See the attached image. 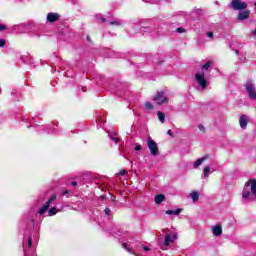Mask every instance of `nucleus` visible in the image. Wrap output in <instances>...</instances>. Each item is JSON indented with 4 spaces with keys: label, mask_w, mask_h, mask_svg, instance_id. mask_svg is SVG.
Listing matches in <instances>:
<instances>
[{
    "label": "nucleus",
    "mask_w": 256,
    "mask_h": 256,
    "mask_svg": "<svg viewBox=\"0 0 256 256\" xmlns=\"http://www.w3.org/2000/svg\"><path fill=\"white\" fill-rule=\"evenodd\" d=\"M256 201V180H248L242 191V203H251Z\"/></svg>",
    "instance_id": "obj_1"
},
{
    "label": "nucleus",
    "mask_w": 256,
    "mask_h": 256,
    "mask_svg": "<svg viewBox=\"0 0 256 256\" xmlns=\"http://www.w3.org/2000/svg\"><path fill=\"white\" fill-rule=\"evenodd\" d=\"M35 230L32 228L26 229L23 237V251L24 256H37L35 255V246L33 245V234Z\"/></svg>",
    "instance_id": "obj_2"
},
{
    "label": "nucleus",
    "mask_w": 256,
    "mask_h": 256,
    "mask_svg": "<svg viewBox=\"0 0 256 256\" xmlns=\"http://www.w3.org/2000/svg\"><path fill=\"white\" fill-rule=\"evenodd\" d=\"M209 65H202L201 71H198L195 74L196 82L198 83L199 87L201 89H207V79H205V72L209 71Z\"/></svg>",
    "instance_id": "obj_3"
},
{
    "label": "nucleus",
    "mask_w": 256,
    "mask_h": 256,
    "mask_svg": "<svg viewBox=\"0 0 256 256\" xmlns=\"http://www.w3.org/2000/svg\"><path fill=\"white\" fill-rule=\"evenodd\" d=\"M122 247L123 249H126L128 253H132V255L137 256V253H135V251H141V249L143 248V244H141V242L139 241L131 239L130 241L122 243Z\"/></svg>",
    "instance_id": "obj_4"
},
{
    "label": "nucleus",
    "mask_w": 256,
    "mask_h": 256,
    "mask_svg": "<svg viewBox=\"0 0 256 256\" xmlns=\"http://www.w3.org/2000/svg\"><path fill=\"white\" fill-rule=\"evenodd\" d=\"M96 85L102 89H109L110 91H115V84L111 78H105L103 75H99L96 78Z\"/></svg>",
    "instance_id": "obj_5"
},
{
    "label": "nucleus",
    "mask_w": 256,
    "mask_h": 256,
    "mask_svg": "<svg viewBox=\"0 0 256 256\" xmlns=\"http://www.w3.org/2000/svg\"><path fill=\"white\" fill-rule=\"evenodd\" d=\"M245 88H246V92L248 94L249 99H251L252 101H255L256 100L255 84H253V82L251 80H247Z\"/></svg>",
    "instance_id": "obj_6"
},
{
    "label": "nucleus",
    "mask_w": 256,
    "mask_h": 256,
    "mask_svg": "<svg viewBox=\"0 0 256 256\" xmlns=\"http://www.w3.org/2000/svg\"><path fill=\"white\" fill-rule=\"evenodd\" d=\"M147 145L151 155H153V157H157V155H159V146H157L151 137H148Z\"/></svg>",
    "instance_id": "obj_7"
},
{
    "label": "nucleus",
    "mask_w": 256,
    "mask_h": 256,
    "mask_svg": "<svg viewBox=\"0 0 256 256\" xmlns=\"http://www.w3.org/2000/svg\"><path fill=\"white\" fill-rule=\"evenodd\" d=\"M231 7L234 9V11H245L248 5L247 2H243L241 0H232Z\"/></svg>",
    "instance_id": "obj_8"
},
{
    "label": "nucleus",
    "mask_w": 256,
    "mask_h": 256,
    "mask_svg": "<svg viewBox=\"0 0 256 256\" xmlns=\"http://www.w3.org/2000/svg\"><path fill=\"white\" fill-rule=\"evenodd\" d=\"M53 201H57V195H52L48 201L38 210V213L40 215H45V213H47V211L49 210V207H51V203H53Z\"/></svg>",
    "instance_id": "obj_9"
},
{
    "label": "nucleus",
    "mask_w": 256,
    "mask_h": 256,
    "mask_svg": "<svg viewBox=\"0 0 256 256\" xmlns=\"http://www.w3.org/2000/svg\"><path fill=\"white\" fill-rule=\"evenodd\" d=\"M164 92H158L156 94V96L154 97V101L158 104V105H163L165 103H167V101H169L165 96Z\"/></svg>",
    "instance_id": "obj_10"
},
{
    "label": "nucleus",
    "mask_w": 256,
    "mask_h": 256,
    "mask_svg": "<svg viewBox=\"0 0 256 256\" xmlns=\"http://www.w3.org/2000/svg\"><path fill=\"white\" fill-rule=\"evenodd\" d=\"M249 17H251V11L249 10L240 11L237 14L238 21H245L246 19H249Z\"/></svg>",
    "instance_id": "obj_11"
},
{
    "label": "nucleus",
    "mask_w": 256,
    "mask_h": 256,
    "mask_svg": "<svg viewBox=\"0 0 256 256\" xmlns=\"http://www.w3.org/2000/svg\"><path fill=\"white\" fill-rule=\"evenodd\" d=\"M212 233L214 237H221L223 235V227H221V224H216L213 226Z\"/></svg>",
    "instance_id": "obj_12"
},
{
    "label": "nucleus",
    "mask_w": 256,
    "mask_h": 256,
    "mask_svg": "<svg viewBox=\"0 0 256 256\" xmlns=\"http://www.w3.org/2000/svg\"><path fill=\"white\" fill-rule=\"evenodd\" d=\"M175 239H177V234H168L165 236V240H164V245L166 247H169L171 245V243H173V241H175Z\"/></svg>",
    "instance_id": "obj_13"
},
{
    "label": "nucleus",
    "mask_w": 256,
    "mask_h": 256,
    "mask_svg": "<svg viewBox=\"0 0 256 256\" xmlns=\"http://www.w3.org/2000/svg\"><path fill=\"white\" fill-rule=\"evenodd\" d=\"M59 17V13H48L47 21L48 23H55L56 21H59Z\"/></svg>",
    "instance_id": "obj_14"
},
{
    "label": "nucleus",
    "mask_w": 256,
    "mask_h": 256,
    "mask_svg": "<svg viewBox=\"0 0 256 256\" xmlns=\"http://www.w3.org/2000/svg\"><path fill=\"white\" fill-rule=\"evenodd\" d=\"M248 121H249V117H247V115L240 116L239 123H240L241 129H247Z\"/></svg>",
    "instance_id": "obj_15"
},
{
    "label": "nucleus",
    "mask_w": 256,
    "mask_h": 256,
    "mask_svg": "<svg viewBox=\"0 0 256 256\" xmlns=\"http://www.w3.org/2000/svg\"><path fill=\"white\" fill-rule=\"evenodd\" d=\"M154 201H155L156 205H161V203L165 201V195H163V194L156 195L154 198Z\"/></svg>",
    "instance_id": "obj_16"
},
{
    "label": "nucleus",
    "mask_w": 256,
    "mask_h": 256,
    "mask_svg": "<svg viewBox=\"0 0 256 256\" xmlns=\"http://www.w3.org/2000/svg\"><path fill=\"white\" fill-rule=\"evenodd\" d=\"M182 211L183 209L181 208H178L176 210H167L166 215H179Z\"/></svg>",
    "instance_id": "obj_17"
},
{
    "label": "nucleus",
    "mask_w": 256,
    "mask_h": 256,
    "mask_svg": "<svg viewBox=\"0 0 256 256\" xmlns=\"http://www.w3.org/2000/svg\"><path fill=\"white\" fill-rule=\"evenodd\" d=\"M205 159H207V157L197 159V161L194 162V169H197V167L203 165V161H205Z\"/></svg>",
    "instance_id": "obj_18"
},
{
    "label": "nucleus",
    "mask_w": 256,
    "mask_h": 256,
    "mask_svg": "<svg viewBox=\"0 0 256 256\" xmlns=\"http://www.w3.org/2000/svg\"><path fill=\"white\" fill-rule=\"evenodd\" d=\"M190 197H191L192 201H194V203L199 201V192L194 191V192L190 193Z\"/></svg>",
    "instance_id": "obj_19"
},
{
    "label": "nucleus",
    "mask_w": 256,
    "mask_h": 256,
    "mask_svg": "<svg viewBox=\"0 0 256 256\" xmlns=\"http://www.w3.org/2000/svg\"><path fill=\"white\" fill-rule=\"evenodd\" d=\"M157 115L160 123H165V113L158 111Z\"/></svg>",
    "instance_id": "obj_20"
},
{
    "label": "nucleus",
    "mask_w": 256,
    "mask_h": 256,
    "mask_svg": "<svg viewBox=\"0 0 256 256\" xmlns=\"http://www.w3.org/2000/svg\"><path fill=\"white\" fill-rule=\"evenodd\" d=\"M109 137H110V139H112V141H114L115 145H117V143H119V138H117L116 133L110 134Z\"/></svg>",
    "instance_id": "obj_21"
},
{
    "label": "nucleus",
    "mask_w": 256,
    "mask_h": 256,
    "mask_svg": "<svg viewBox=\"0 0 256 256\" xmlns=\"http://www.w3.org/2000/svg\"><path fill=\"white\" fill-rule=\"evenodd\" d=\"M209 173H211V167L210 166H206L204 168V177H205V179H207V177H209Z\"/></svg>",
    "instance_id": "obj_22"
},
{
    "label": "nucleus",
    "mask_w": 256,
    "mask_h": 256,
    "mask_svg": "<svg viewBox=\"0 0 256 256\" xmlns=\"http://www.w3.org/2000/svg\"><path fill=\"white\" fill-rule=\"evenodd\" d=\"M53 215H57V208L53 207L48 211V216L53 217Z\"/></svg>",
    "instance_id": "obj_23"
},
{
    "label": "nucleus",
    "mask_w": 256,
    "mask_h": 256,
    "mask_svg": "<svg viewBox=\"0 0 256 256\" xmlns=\"http://www.w3.org/2000/svg\"><path fill=\"white\" fill-rule=\"evenodd\" d=\"M145 109H147V111H153L154 109L153 104L151 102H146Z\"/></svg>",
    "instance_id": "obj_24"
},
{
    "label": "nucleus",
    "mask_w": 256,
    "mask_h": 256,
    "mask_svg": "<svg viewBox=\"0 0 256 256\" xmlns=\"http://www.w3.org/2000/svg\"><path fill=\"white\" fill-rule=\"evenodd\" d=\"M104 213L108 219H111V209L110 208H105Z\"/></svg>",
    "instance_id": "obj_25"
},
{
    "label": "nucleus",
    "mask_w": 256,
    "mask_h": 256,
    "mask_svg": "<svg viewBox=\"0 0 256 256\" xmlns=\"http://www.w3.org/2000/svg\"><path fill=\"white\" fill-rule=\"evenodd\" d=\"M64 77H73V71L67 70L63 72Z\"/></svg>",
    "instance_id": "obj_26"
},
{
    "label": "nucleus",
    "mask_w": 256,
    "mask_h": 256,
    "mask_svg": "<svg viewBox=\"0 0 256 256\" xmlns=\"http://www.w3.org/2000/svg\"><path fill=\"white\" fill-rule=\"evenodd\" d=\"M122 235H124L123 232L118 231V234H116L114 237H116V238L119 239L120 241H127V240L121 238Z\"/></svg>",
    "instance_id": "obj_27"
},
{
    "label": "nucleus",
    "mask_w": 256,
    "mask_h": 256,
    "mask_svg": "<svg viewBox=\"0 0 256 256\" xmlns=\"http://www.w3.org/2000/svg\"><path fill=\"white\" fill-rule=\"evenodd\" d=\"M81 91H82V93H87V88H85L83 86H79L78 87V93H81Z\"/></svg>",
    "instance_id": "obj_28"
},
{
    "label": "nucleus",
    "mask_w": 256,
    "mask_h": 256,
    "mask_svg": "<svg viewBox=\"0 0 256 256\" xmlns=\"http://www.w3.org/2000/svg\"><path fill=\"white\" fill-rule=\"evenodd\" d=\"M141 149H143V147L140 144H136L134 151H141Z\"/></svg>",
    "instance_id": "obj_29"
},
{
    "label": "nucleus",
    "mask_w": 256,
    "mask_h": 256,
    "mask_svg": "<svg viewBox=\"0 0 256 256\" xmlns=\"http://www.w3.org/2000/svg\"><path fill=\"white\" fill-rule=\"evenodd\" d=\"M176 33H185V28H181V27L177 28Z\"/></svg>",
    "instance_id": "obj_30"
},
{
    "label": "nucleus",
    "mask_w": 256,
    "mask_h": 256,
    "mask_svg": "<svg viewBox=\"0 0 256 256\" xmlns=\"http://www.w3.org/2000/svg\"><path fill=\"white\" fill-rule=\"evenodd\" d=\"M198 129H199V131H202L203 133H205V126H203V124H200L198 126Z\"/></svg>",
    "instance_id": "obj_31"
},
{
    "label": "nucleus",
    "mask_w": 256,
    "mask_h": 256,
    "mask_svg": "<svg viewBox=\"0 0 256 256\" xmlns=\"http://www.w3.org/2000/svg\"><path fill=\"white\" fill-rule=\"evenodd\" d=\"M118 175L123 176V175H127V170H121Z\"/></svg>",
    "instance_id": "obj_32"
},
{
    "label": "nucleus",
    "mask_w": 256,
    "mask_h": 256,
    "mask_svg": "<svg viewBox=\"0 0 256 256\" xmlns=\"http://www.w3.org/2000/svg\"><path fill=\"white\" fill-rule=\"evenodd\" d=\"M7 29V26L0 24V32L5 31Z\"/></svg>",
    "instance_id": "obj_33"
},
{
    "label": "nucleus",
    "mask_w": 256,
    "mask_h": 256,
    "mask_svg": "<svg viewBox=\"0 0 256 256\" xmlns=\"http://www.w3.org/2000/svg\"><path fill=\"white\" fill-rule=\"evenodd\" d=\"M5 43H6L5 39L0 38V47H3Z\"/></svg>",
    "instance_id": "obj_34"
},
{
    "label": "nucleus",
    "mask_w": 256,
    "mask_h": 256,
    "mask_svg": "<svg viewBox=\"0 0 256 256\" xmlns=\"http://www.w3.org/2000/svg\"><path fill=\"white\" fill-rule=\"evenodd\" d=\"M21 121H23L24 123H27L29 121V118H27V116H23Z\"/></svg>",
    "instance_id": "obj_35"
},
{
    "label": "nucleus",
    "mask_w": 256,
    "mask_h": 256,
    "mask_svg": "<svg viewBox=\"0 0 256 256\" xmlns=\"http://www.w3.org/2000/svg\"><path fill=\"white\" fill-rule=\"evenodd\" d=\"M213 63H215V61L209 60L206 63H204V65H213Z\"/></svg>",
    "instance_id": "obj_36"
},
{
    "label": "nucleus",
    "mask_w": 256,
    "mask_h": 256,
    "mask_svg": "<svg viewBox=\"0 0 256 256\" xmlns=\"http://www.w3.org/2000/svg\"><path fill=\"white\" fill-rule=\"evenodd\" d=\"M142 249H144V251H151V249L149 247L143 246V245H142Z\"/></svg>",
    "instance_id": "obj_37"
},
{
    "label": "nucleus",
    "mask_w": 256,
    "mask_h": 256,
    "mask_svg": "<svg viewBox=\"0 0 256 256\" xmlns=\"http://www.w3.org/2000/svg\"><path fill=\"white\" fill-rule=\"evenodd\" d=\"M110 25H119V22H117V21H112V22H110Z\"/></svg>",
    "instance_id": "obj_38"
},
{
    "label": "nucleus",
    "mask_w": 256,
    "mask_h": 256,
    "mask_svg": "<svg viewBox=\"0 0 256 256\" xmlns=\"http://www.w3.org/2000/svg\"><path fill=\"white\" fill-rule=\"evenodd\" d=\"M87 41H88L89 43H93V40L91 39V36H87Z\"/></svg>",
    "instance_id": "obj_39"
},
{
    "label": "nucleus",
    "mask_w": 256,
    "mask_h": 256,
    "mask_svg": "<svg viewBox=\"0 0 256 256\" xmlns=\"http://www.w3.org/2000/svg\"><path fill=\"white\" fill-rule=\"evenodd\" d=\"M99 123H104L105 118H98Z\"/></svg>",
    "instance_id": "obj_40"
},
{
    "label": "nucleus",
    "mask_w": 256,
    "mask_h": 256,
    "mask_svg": "<svg viewBox=\"0 0 256 256\" xmlns=\"http://www.w3.org/2000/svg\"><path fill=\"white\" fill-rule=\"evenodd\" d=\"M71 185H72V187H77V182L73 181V182H71Z\"/></svg>",
    "instance_id": "obj_41"
},
{
    "label": "nucleus",
    "mask_w": 256,
    "mask_h": 256,
    "mask_svg": "<svg viewBox=\"0 0 256 256\" xmlns=\"http://www.w3.org/2000/svg\"><path fill=\"white\" fill-rule=\"evenodd\" d=\"M62 195H69L68 190H64V191L62 192Z\"/></svg>",
    "instance_id": "obj_42"
},
{
    "label": "nucleus",
    "mask_w": 256,
    "mask_h": 256,
    "mask_svg": "<svg viewBox=\"0 0 256 256\" xmlns=\"http://www.w3.org/2000/svg\"><path fill=\"white\" fill-rule=\"evenodd\" d=\"M207 35H208V37L212 38L213 37V32H208Z\"/></svg>",
    "instance_id": "obj_43"
},
{
    "label": "nucleus",
    "mask_w": 256,
    "mask_h": 256,
    "mask_svg": "<svg viewBox=\"0 0 256 256\" xmlns=\"http://www.w3.org/2000/svg\"><path fill=\"white\" fill-rule=\"evenodd\" d=\"M58 67V73H61L63 71V69H61L60 66H57Z\"/></svg>",
    "instance_id": "obj_44"
},
{
    "label": "nucleus",
    "mask_w": 256,
    "mask_h": 256,
    "mask_svg": "<svg viewBox=\"0 0 256 256\" xmlns=\"http://www.w3.org/2000/svg\"><path fill=\"white\" fill-rule=\"evenodd\" d=\"M12 95H17V91H12Z\"/></svg>",
    "instance_id": "obj_45"
},
{
    "label": "nucleus",
    "mask_w": 256,
    "mask_h": 256,
    "mask_svg": "<svg viewBox=\"0 0 256 256\" xmlns=\"http://www.w3.org/2000/svg\"><path fill=\"white\" fill-rule=\"evenodd\" d=\"M167 133H168V135H173V134L171 133V130H168Z\"/></svg>",
    "instance_id": "obj_46"
},
{
    "label": "nucleus",
    "mask_w": 256,
    "mask_h": 256,
    "mask_svg": "<svg viewBox=\"0 0 256 256\" xmlns=\"http://www.w3.org/2000/svg\"><path fill=\"white\" fill-rule=\"evenodd\" d=\"M32 225H35V220L31 219Z\"/></svg>",
    "instance_id": "obj_47"
},
{
    "label": "nucleus",
    "mask_w": 256,
    "mask_h": 256,
    "mask_svg": "<svg viewBox=\"0 0 256 256\" xmlns=\"http://www.w3.org/2000/svg\"><path fill=\"white\" fill-rule=\"evenodd\" d=\"M107 20L105 18H102V22L105 23Z\"/></svg>",
    "instance_id": "obj_48"
},
{
    "label": "nucleus",
    "mask_w": 256,
    "mask_h": 256,
    "mask_svg": "<svg viewBox=\"0 0 256 256\" xmlns=\"http://www.w3.org/2000/svg\"><path fill=\"white\" fill-rule=\"evenodd\" d=\"M236 55H239V50H235Z\"/></svg>",
    "instance_id": "obj_49"
},
{
    "label": "nucleus",
    "mask_w": 256,
    "mask_h": 256,
    "mask_svg": "<svg viewBox=\"0 0 256 256\" xmlns=\"http://www.w3.org/2000/svg\"><path fill=\"white\" fill-rule=\"evenodd\" d=\"M27 127H28V129H31V127H33V126L32 125H28Z\"/></svg>",
    "instance_id": "obj_50"
},
{
    "label": "nucleus",
    "mask_w": 256,
    "mask_h": 256,
    "mask_svg": "<svg viewBox=\"0 0 256 256\" xmlns=\"http://www.w3.org/2000/svg\"><path fill=\"white\" fill-rule=\"evenodd\" d=\"M55 71H57V68H54V73H55Z\"/></svg>",
    "instance_id": "obj_51"
}]
</instances>
